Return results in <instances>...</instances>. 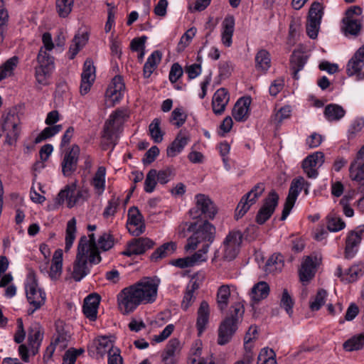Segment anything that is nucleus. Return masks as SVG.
<instances>
[{
    "label": "nucleus",
    "instance_id": "nucleus-1",
    "mask_svg": "<svg viewBox=\"0 0 364 364\" xmlns=\"http://www.w3.org/2000/svg\"><path fill=\"white\" fill-rule=\"evenodd\" d=\"M159 280L144 277L136 284L124 288L118 295L119 307L124 314L132 312L141 304L155 301Z\"/></svg>",
    "mask_w": 364,
    "mask_h": 364
},
{
    "label": "nucleus",
    "instance_id": "nucleus-2",
    "mask_svg": "<svg viewBox=\"0 0 364 364\" xmlns=\"http://www.w3.org/2000/svg\"><path fill=\"white\" fill-rule=\"evenodd\" d=\"M85 242L86 236L81 237L77 247V253L73 264V269L69 268L68 269L75 282H80L87 275L92 264L89 262V254H87V247Z\"/></svg>",
    "mask_w": 364,
    "mask_h": 364
},
{
    "label": "nucleus",
    "instance_id": "nucleus-3",
    "mask_svg": "<svg viewBox=\"0 0 364 364\" xmlns=\"http://www.w3.org/2000/svg\"><path fill=\"white\" fill-rule=\"evenodd\" d=\"M242 242V234L240 230L230 231L223 242V253L215 251L213 261L221 258L224 261H232L237 256Z\"/></svg>",
    "mask_w": 364,
    "mask_h": 364
},
{
    "label": "nucleus",
    "instance_id": "nucleus-4",
    "mask_svg": "<svg viewBox=\"0 0 364 364\" xmlns=\"http://www.w3.org/2000/svg\"><path fill=\"white\" fill-rule=\"evenodd\" d=\"M215 228L209 222L205 221L203 225L193 232V234L187 240V244L185 245L186 251L195 250L199 243H209V245L215 239Z\"/></svg>",
    "mask_w": 364,
    "mask_h": 364
},
{
    "label": "nucleus",
    "instance_id": "nucleus-5",
    "mask_svg": "<svg viewBox=\"0 0 364 364\" xmlns=\"http://www.w3.org/2000/svg\"><path fill=\"white\" fill-rule=\"evenodd\" d=\"M126 117H127V114L125 109H117L105 122L102 136L103 139V149H107L110 145L112 146L115 145L114 136L116 127L120 125Z\"/></svg>",
    "mask_w": 364,
    "mask_h": 364
},
{
    "label": "nucleus",
    "instance_id": "nucleus-6",
    "mask_svg": "<svg viewBox=\"0 0 364 364\" xmlns=\"http://www.w3.org/2000/svg\"><path fill=\"white\" fill-rule=\"evenodd\" d=\"M20 124V117L16 110H11L6 114L1 127L6 134V144L16 145L21 132Z\"/></svg>",
    "mask_w": 364,
    "mask_h": 364
},
{
    "label": "nucleus",
    "instance_id": "nucleus-7",
    "mask_svg": "<svg viewBox=\"0 0 364 364\" xmlns=\"http://www.w3.org/2000/svg\"><path fill=\"white\" fill-rule=\"evenodd\" d=\"M264 191L265 184L260 182L254 186L249 192L244 195L236 208L235 219L238 220L243 217L250 210V207L257 202Z\"/></svg>",
    "mask_w": 364,
    "mask_h": 364
},
{
    "label": "nucleus",
    "instance_id": "nucleus-8",
    "mask_svg": "<svg viewBox=\"0 0 364 364\" xmlns=\"http://www.w3.org/2000/svg\"><path fill=\"white\" fill-rule=\"evenodd\" d=\"M88 191L85 189L76 191V184L67 186L61 190L55 198V203L61 205L67 200V206L72 208L77 203H81L88 198Z\"/></svg>",
    "mask_w": 364,
    "mask_h": 364
},
{
    "label": "nucleus",
    "instance_id": "nucleus-9",
    "mask_svg": "<svg viewBox=\"0 0 364 364\" xmlns=\"http://www.w3.org/2000/svg\"><path fill=\"white\" fill-rule=\"evenodd\" d=\"M26 292L27 300L33 307L28 310V314L30 315L44 305L46 302V293L38 287L35 277L31 279L27 283Z\"/></svg>",
    "mask_w": 364,
    "mask_h": 364
},
{
    "label": "nucleus",
    "instance_id": "nucleus-10",
    "mask_svg": "<svg viewBox=\"0 0 364 364\" xmlns=\"http://www.w3.org/2000/svg\"><path fill=\"white\" fill-rule=\"evenodd\" d=\"M37 60L39 64L36 68V78L38 83L46 85L54 68V58L41 48L39 50Z\"/></svg>",
    "mask_w": 364,
    "mask_h": 364
},
{
    "label": "nucleus",
    "instance_id": "nucleus-11",
    "mask_svg": "<svg viewBox=\"0 0 364 364\" xmlns=\"http://www.w3.org/2000/svg\"><path fill=\"white\" fill-rule=\"evenodd\" d=\"M196 200V207L190 210V215L197 218L204 215L205 218L213 219L217 213V209L210 198L204 194H198Z\"/></svg>",
    "mask_w": 364,
    "mask_h": 364
},
{
    "label": "nucleus",
    "instance_id": "nucleus-12",
    "mask_svg": "<svg viewBox=\"0 0 364 364\" xmlns=\"http://www.w3.org/2000/svg\"><path fill=\"white\" fill-rule=\"evenodd\" d=\"M278 201L279 195L274 190L271 191L256 215V222L258 224L262 225L269 219L278 205Z\"/></svg>",
    "mask_w": 364,
    "mask_h": 364
},
{
    "label": "nucleus",
    "instance_id": "nucleus-13",
    "mask_svg": "<svg viewBox=\"0 0 364 364\" xmlns=\"http://www.w3.org/2000/svg\"><path fill=\"white\" fill-rule=\"evenodd\" d=\"M305 183V180L303 177H299L292 181L284 203V209L282 210L281 216L282 220H284L290 213L296 200L299 191L302 189V186Z\"/></svg>",
    "mask_w": 364,
    "mask_h": 364
},
{
    "label": "nucleus",
    "instance_id": "nucleus-14",
    "mask_svg": "<svg viewBox=\"0 0 364 364\" xmlns=\"http://www.w3.org/2000/svg\"><path fill=\"white\" fill-rule=\"evenodd\" d=\"M80 147L74 144L65 151L62 163V172L65 176H70L77 170Z\"/></svg>",
    "mask_w": 364,
    "mask_h": 364
},
{
    "label": "nucleus",
    "instance_id": "nucleus-15",
    "mask_svg": "<svg viewBox=\"0 0 364 364\" xmlns=\"http://www.w3.org/2000/svg\"><path fill=\"white\" fill-rule=\"evenodd\" d=\"M127 228L129 232L134 236H139L145 230L143 216L135 206L129 209Z\"/></svg>",
    "mask_w": 364,
    "mask_h": 364
},
{
    "label": "nucleus",
    "instance_id": "nucleus-16",
    "mask_svg": "<svg viewBox=\"0 0 364 364\" xmlns=\"http://www.w3.org/2000/svg\"><path fill=\"white\" fill-rule=\"evenodd\" d=\"M321 258L316 255L306 256L299 269V277L302 282H309L315 274L316 268L321 263Z\"/></svg>",
    "mask_w": 364,
    "mask_h": 364
},
{
    "label": "nucleus",
    "instance_id": "nucleus-17",
    "mask_svg": "<svg viewBox=\"0 0 364 364\" xmlns=\"http://www.w3.org/2000/svg\"><path fill=\"white\" fill-rule=\"evenodd\" d=\"M324 162V154L317 151L308 156L302 162V168L309 178H315L318 173L317 168Z\"/></svg>",
    "mask_w": 364,
    "mask_h": 364
},
{
    "label": "nucleus",
    "instance_id": "nucleus-18",
    "mask_svg": "<svg viewBox=\"0 0 364 364\" xmlns=\"http://www.w3.org/2000/svg\"><path fill=\"white\" fill-rule=\"evenodd\" d=\"M81 78L80 91L84 95L90 91L95 80V67L91 59L88 58L85 61Z\"/></svg>",
    "mask_w": 364,
    "mask_h": 364
},
{
    "label": "nucleus",
    "instance_id": "nucleus-19",
    "mask_svg": "<svg viewBox=\"0 0 364 364\" xmlns=\"http://www.w3.org/2000/svg\"><path fill=\"white\" fill-rule=\"evenodd\" d=\"M364 66V46H361L348 61L346 72L348 76L357 75L358 79H363L364 74L361 70Z\"/></svg>",
    "mask_w": 364,
    "mask_h": 364
},
{
    "label": "nucleus",
    "instance_id": "nucleus-20",
    "mask_svg": "<svg viewBox=\"0 0 364 364\" xmlns=\"http://www.w3.org/2000/svg\"><path fill=\"white\" fill-rule=\"evenodd\" d=\"M124 88L122 77L115 76L106 91V97L110 102V106H114L121 100Z\"/></svg>",
    "mask_w": 364,
    "mask_h": 364
},
{
    "label": "nucleus",
    "instance_id": "nucleus-21",
    "mask_svg": "<svg viewBox=\"0 0 364 364\" xmlns=\"http://www.w3.org/2000/svg\"><path fill=\"white\" fill-rule=\"evenodd\" d=\"M238 323L230 319V317H226L220 323L218 328L219 345H225L228 343L233 334L237 329Z\"/></svg>",
    "mask_w": 364,
    "mask_h": 364
},
{
    "label": "nucleus",
    "instance_id": "nucleus-22",
    "mask_svg": "<svg viewBox=\"0 0 364 364\" xmlns=\"http://www.w3.org/2000/svg\"><path fill=\"white\" fill-rule=\"evenodd\" d=\"M154 245V242L147 237L135 239L128 245L127 249L122 254L127 256L141 255L151 249Z\"/></svg>",
    "mask_w": 364,
    "mask_h": 364
},
{
    "label": "nucleus",
    "instance_id": "nucleus-23",
    "mask_svg": "<svg viewBox=\"0 0 364 364\" xmlns=\"http://www.w3.org/2000/svg\"><path fill=\"white\" fill-rule=\"evenodd\" d=\"M350 176L352 180H364V145L356 154V157L350 164L349 168Z\"/></svg>",
    "mask_w": 364,
    "mask_h": 364
},
{
    "label": "nucleus",
    "instance_id": "nucleus-24",
    "mask_svg": "<svg viewBox=\"0 0 364 364\" xmlns=\"http://www.w3.org/2000/svg\"><path fill=\"white\" fill-rule=\"evenodd\" d=\"M230 96L225 88L218 89L213 95L212 100V107L213 112L220 115L222 114L229 102Z\"/></svg>",
    "mask_w": 364,
    "mask_h": 364
},
{
    "label": "nucleus",
    "instance_id": "nucleus-25",
    "mask_svg": "<svg viewBox=\"0 0 364 364\" xmlns=\"http://www.w3.org/2000/svg\"><path fill=\"white\" fill-rule=\"evenodd\" d=\"M100 301V296L97 294H91L85 299L82 311L90 321L97 319Z\"/></svg>",
    "mask_w": 364,
    "mask_h": 364
},
{
    "label": "nucleus",
    "instance_id": "nucleus-26",
    "mask_svg": "<svg viewBox=\"0 0 364 364\" xmlns=\"http://www.w3.org/2000/svg\"><path fill=\"white\" fill-rule=\"evenodd\" d=\"M362 232L351 230L348 233L346 240L345 257L352 258L357 252V247L362 240Z\"/></svg>",
    "mask_w": 364,
    "mask_h": 364
},
{
    "label": "nucleus",
    "instance_id": "nucleus-27",
    "mask_svg": "<svg viewBox=\"0 0 364 364\" xmlns=\"http://www.w3.org/2000/svg\"><path fill=\"white\" fill-rule=\"evenodd\" d=\"M250 103V97H242L235 103L232 114L236 121L243 122L247 119Z\"/></svg>",
    "mask_w": 364,
    "mask_h": 364
},
{
    "label": "nucleus",
    "instance_id": "nucleus-28",
    "mask_svg": "<svg viewBox=\"0 0 364 364\" xmlns=\"http://www.w3.org/2000/svg\"><path fill=\"white\" fill-rule=\"evenodd\" d=\"M189 141L188 135L181 130L175 139L166 149V154L168 157H174L180 153Z\"/></svg>",
    "mask_w": 364,
    "mask_h": 364
},
{
    "label": "nucleus",
    "instance_id": "nucleus-29",
    "mask_svg": "<svg viewBox=\"0 0 364 364\" xmlns=\"http://www.w3.org/2000/svg\"><path fill=\"white\" fill-rule=\"evenodd\" d=\"M63 268V250L58 249L55 251L52 264L50 268L49 277L52 280H57L62 274Z\"/></svg>",
    "mask_w": 364,
    "mask_h": 364
},
{
    "label": "nucleus",
    "instance_id": "nucleus-30",
    "mask_svg": "<svg viewBox=\"0 0 364 364\" xmlns=\"http://www.w3.org/2000/svg\"><path fill=\"white\" fill-rule=\"evenodd\" d=\"M223 31L222 33V41L223 43L227 46L230 47L232 43V37L234 32V26H235V19L232 16H227L223 22Z\"/></svg>",
    "mask_w": 364,
    "mask_h": 364
},
{
    "label": "nucleus",
    "instance_id": "nucleus-31",
    "mask_svg": "<svg viewBox=\"0 0 364 364\" xmlns=\"http://www.w3.org/2000/svg\"><path fill=\"white\" fill-rule=\"evenodd\" d=\"M176 249V244L173 242H169L163 244L158 247L151 255L150 259L152 262H157L159 259L166 257L172 255Z\"/></svg>",
    "mask_w": 364,
    "mask_h": 364
},
{
    "label": "nucleus",
    "instance_id": "nucleus-32",
    "mask_svg": "<svg viewBox=\"0 0 364 364\" xmlns=\"http://www.w3.org/2000/svg\"><path fill=\"white\" fill-rule=\"evenodd\" d=\"M210 309L206 301H203L198 310L197 328L200 334L205 329L209 319Z\"/></svg>",
    "mask_w": 364,
    "mask_h": 364
},
{
    "label": "nucleus",
    "instance_id": "nucleus-33",
    "mask_svg": "<svg viewBox=\"0 0 364 364\" xmlns=\"http://www.w3.org/2000/svg\"><path fill=\"white\" fill-rule=\"evenodd\" d=\"M161 57L162 53L159 50H155L148 58L143 69L144 77L148 78L151 76L156 68L157 65L161 62Z\"/></svg>",
    "mask_w": 364,
    "mask_h": 364
},
{
    "label": "nucleus",
    "instance_id": "nucleus-34",
    "mask_svg": "<svg viewBox=\"0 0 364 364\" xmlns=\"http://www.w3.org/2000/svg\"><path fill=\"white\" fill-rule=\"evenodd\" d=\"M89 239L86 237V246L87 247V254H89V262L90 264H98L101 261V257L97 250V245L95 242V235L93 233L89 235Z\"/></svg>",
    "mask_w": 364,
    "mask_h": 364
},
{
    "label": "nucleus",
    "instance_id": "nucleus-35",
    "mask_svg": "<svg viewBox=\"0 0 364 364\" xmlns=\"http://www.w3.org/2000/svg\"><path fill=\"white\" fill-rule=\"evenodd\" d=\"M181 348V343L178 339H171L164 350L163 360L166 361L171 359L170 364H173L175 363L173 358L180 353Z\"/></svg>",
    "mask_w": 364,
    "mask_h": 364
},
{
    "label": "nucleus",
    "instance_id": "nucleus-36",
    "mask_svg": "<svg viewBox=\"0 0 364 364\" xmlns=\"http://www.w3.org/2000/svg\"><path fill=\"white\" fill-rule=\"evenodd\" d=\"M269 293V287L265 282H259L252 287L250 293L252 300L255 302L259 301L267 297Z\"/></svg>",
    "mask_w": 364,
    "mask_h": 364
},
{
    "label": "nucleus",
    "instance_id": "nucleus-37",
    "mask_svg": "<svg viewBox=\"0 0 364 364\" xmlns=\"http://www.w3.org/2000/svg\"><path fill=\"white\" fill-rule=\"evenodd\" d=\"M87 33H77L69 48V53L70 54V58L73 59L80 49L87 43L88 41Z\"/></svg>",
    "mask_w": 364,
    "mask_h": 364
},
{
    "label": "nucleus",
    "instance_id": "nucleus-38",
    "mask_svg": "<svg viewBox=\"0 0 364 364\" xmlns=\"http://www.w3.org/2000/svg\"><path fill=\"white\" fill-rule=\"evenodd\" d=\"M344 109L336 104L328 105L324 109V115L328 121H338L345 115Z\"/></svg>",
    "mask_w": 364,
    "mask_h": 364
},
{
    "label": "nucleus",
    "instance_id": "nucleus-39",
    "mask_svg": "<svg viewBox=\"0 0 364 364\" xmlns=\"http://www.w3.org/2000/svg\"><path fill=\"white\" fill-rule=\"evenodd\" d=\"M342 22L343 26L342 28L345 35H351L353 36H358L361 31L362 24L358 20L343 18Z\"/></svg>",
    "mask_w": 364,
    "mask_h": 364
},
{
    "label": "nucleus",
    "instance_id": "nucleus-40",
    "mask_svg": "<svg viewBox=\"0 0 364 364\" xmlns=\"http://www.w3.org/2000/svg\"><path fill=\"white\" fill-rule=\"evenodd\" d=\"M105 168L100 166L92 181V184L98 195H101L105 188Z\"/></svg>",
    "mask_w": 364,
    "mask_h": 364
},
{
    "label": "nucleus",
    "instance_id": "nucleus-41",
    "mask_svg": "<svg viewBox=\"0 0 364 364\" xmlns=\"http://www.w3.org/2000/svg\"><path fill=\"white\" fill-rule=\"evenodd\" d=\"M230 289L229 285H222L217 292V304L220 311H223L228 307Z\"/></svg>",
    "mask_w": 364,
    "mask_h": 364
},
{
    "label": "nucleus",
    "instance_id": "nucleus-42",
    "mask_svg": "<svg viewBox=\"0 0 364 364\" xmlns=\"http://www.w3.org/2000/svg\"><path fill=\"white\" fill-rule=\"evenodd\" d=\"M256 68L262 71H267L271 66V59L269 52L262 49L255 56Z\"/></svg>",
    "mask_w": 364,
    "mask_h": 364
},
{
    "label": "nucleus",
    "instance_id": "nucleus-43",
    "mask_svg": "<svg viewBox=\"0 0 364 364\" xmlns=\"http://www.w3.org/2000/svg\"><path fill=\"white\" fill-rule=\"evenodd\" d=\"M306 63V58L300 53L294 52L291 56L290 65L293 70V77L298 79V73L303 69Z\"/></svg>",
    "mask_w": 364,
    "mask_h": 364
},
{
    "label": "nucleus",
    "instance_id": "nucleus-44",
    "mask_svg": "<svg viewBox=\"0 0 364 364\" xmlns=\"http://www.w3.org/2000/svg\"><path fill=\"white\" fill-rule=\"evenodd\" d=\"M160 125V119L155 118L149 126L150 136L155 143L161 142L164 138V132L161 129Z\"/></svg>",
    "mask_w": 364,
    "mask_h": 364
},
{
    "label": "nucleus",
    "instance_id": "nucleus-45",
    "mask_svg": "<svg viewBox=\"0 0 364 364\" xmlns=\"http://www.w3.org/2000/svg\"><path fill=\"white\" fill-rule=\"evenodd\" d=\"M284 266L283 256L280 254L272 255L267 261L265 264V270L269 272H274L281 270Z\"/></svg>",
    "mask_w": 364,
    "mask_h": 364
},
{
    "label": "nucleus",
    "instance_id": "nucleus-46",
    "mask_svg": "<svg viewBox=\"0 0 364 364\" xmlns=\"http://www.w3.org/2000/svg\"><path fill=\"white\" fill-rule=\"evenodd\" d=\"M18 58L13 57L7 60L0 66V81L13 75V71L16 67Z\"/></svg>",
    "mask_w": 364,
    "mask_h": 364
},
{
    "label": "nucleus",
    "instance_id": "nucleus-47",
    "mask_svg": "<svg viewBox=\"0 0 364 364\" xmlns=\"http://www.w3.org/2000/svg\"><path fill=\"white\" fill-rule=\"evenodd\" d=\"M364 346V333L355 336L343 343V348L347 351L358 350Z\"/></svg>",
    "mask_w": 364,
    "mask_h": 364
},
{
    "label": "nucleus",
    "instance_id": "nucleus-48",
    "mask_svg": "<svg viewBox=\"0 0 364 364\" xmlns=\"http://www.w3.org/2000/svg\"><path fill=\"white\" fill-rule=\"evenodd\" d=\"M76 220L73 218L68 222L65 236V251H68L75 238Z\"/></svg>",
    "mask_w": 364,
    "mask_h": 364
},
{
    "label": "nucleus",
    "instance_id": "nucleus-49",
    "mask_svg": "<svg viewBox=\"0 0 364 364\" xmlns=\"http://www.w3.org/2000/svg\"><path fill=\"white\" fill-rule=\"evenodd\" d=\"M257 364H277L274 351L271 348H263L258 355Z\"/></svg>",
    "mask_w": 364,
    "mask_h": 364
},
{
    "label": "nucleus",
    "instance_id": "nucleus-50",
    "mask_svg": "<svg viewBox=\"0 0 364 364\" xmlns=\"http://www.w3.org/2000/svg\"><path fill=\"white\" fill-rule=\"evenodd\" d=\"M74 0H56V10L62 18L67 17L71 12Z\"/></svg>",
    "mask_w": 364,
    "mask_h": 364
},
{
    "label": "nucleus",
    "instance_id": "nucleus-51",
    "mask_svg": "<svg viewBox=\"0 0 364 364\" xmlns=\"http://www.w3.org/2000/svg\"><path fill=\"white\" fill-rule=\"evenodd\" d=\"M62 129L63 126L61 124L46 127L35 139V143H40L41 141L54 136L60 132Z\"/></svg>",
    "mask_w": 364,
    "mask_h": 364
},
{
    "label": "nucleus",
    "instance_id": "nucleus-52",
    "mask_svg": "<svg viewBox=\"0 0 364 364\" xmlns=\"http://www.w3.org/2000/svg\"><path fill=\"white\" fill-rule=\"evenodd\" d=\"M323 7L319 2H314L309 11L308 20L321 22L323 14Z\"/></svg>",
    "mask_w": 364,
    "mask_h": 364
},
{
    "label": "nucleus",
    "instance_id": "nucleus-53",
    "mask_svg": "<svg viewBox=\"0 0 364 364\" xmlns=\"http://www.w3.org/2000/svg\"><path fill=\"white\" fill-rule=\"evenodd\" d=\"M327 220V228L331 232H338L343 230L346 224L343 220L336 216L328 215Z\"/></svg>",
    "mask_w": 364,
    "mask_h": 364
},
{
    "label": "nucleus",
    "instance_id": "nucleus-54",
    "mask_svg": "<svg viewBox=\"0 0 364 364\" xmlns=\"http://www.w3.org/2000/svg\"><path fill=\"white\" fill-rule=\"evenodd\" d=\"M198 343L191 350V354L188 358V364H206L203 358H200L202 349Z\"/></svg>",
    "mask_w": 364,
    "mask_h": 364
},
{
    "label": "nucleus",
    "instance_id": "nucleus-55",
    "mask_svg": "<svg viewBox=\"0 0 364 364\" xmlns=\"http://www.w3.org/2000/svg\"><path fill=\"white\" fill-rule=\"evenodd\" d=\"M157 174L156 169H151L146 174L144 181V191L146 193H152L157 183Z\"/></svg>",
    "mask_w": 364,
    "mask_h": 364
},
{
    "label": "nucleus",
    "instance_id": "nucleus-56",
    "mask_svg": "<svg viewBox=\"0 0 364 364\" xmlns=\"http://www.w3.org/2000/svg\"><path fill=\"white\" fill-rule=\"evenodd\" d=\"M294 300L289 295L287 289H284L280 300V306L285 309L286 312L291 316L293 313L292 308L294 306Z\"/></svg>",
    "mask_w": 364,
    "mask_h": 364
},
{
    "label": "nucleus",
    "instance_id": "nucleus-57",
    "mask_svg": "<svg viewBox=\"0 0 364 364\" xmlns=\"http://www.w3.org/2000/svg\"><path fill=\"white\" fill-rule=\"evenodd\" d=\"M114 245V239L112 235L108 232H104L100 236L97 240V249L100 248L103 251L111 249Z\"/></svg>",
    "mask_w": 364,
    "mask_h": 364
},
{
    "label": "nucleus",
    "instance_id": "nucleus-58",
    "mask_svg": "<svg viewBox=\"0 0 364 364\" xmlns=\"http://www.w3.org/2000/svg\"><path fill=\"white\" fill-rule=\"evenodd\" d=\"M244 312L245 309L243 305L237 302L231 306L230 315L228 317H230L231 320L239 323L242 321Z\"/></svg>",
    "mask_w": 364,
    "mask_h": 364
},
{
    "label": "nucleus",
    "instance_id": "nucleus-59",
    "mask_svg": "<svg viewBox=\"0 0 364 364\" xmlns=\"http://www.w3.org/2000/svg\"><path fill=\"white\" fill-rule=\"evenodd\" d=\"M327 292L323 289H318L314 300L310 304V309L312 311H318L325 303Z\"/></svg>",
    "mask_w": 364,
    "mask_h": 364
},
{
    "label": "nucleus",
    "instance_id": "nucleus-60",
    "mask_svg": "<svg viewBox=\"0 0 364 364\" xmlns=\"http://www.w3.org/2000/svg\"><path fill=\"white\" fill-rule=\"evenodd\" d=\"M97 353L103 355L107 350H109V353H110V350L112 348L113 345L111 341L107 336H100L97 340Z\"/></svg>",
    "mask_w": 364,
    "mask_h": 364
},
{
    "label": "nucleus",
    "instance_id": "nucleus-61",
    "mask_svg": "<svg viewBox=\"0 0 364 364\" xmlns=\"http://www.w3.org/2000/svg\"><path fill=\"white\" fill-rule=\"evenodd\" d=\"M43 338V333L40 327H35L31 329L28 334L29 345L41 346Z\"/></svg>",
    "mask_w": 364,
    "mask_h": 364
},
{
    "label": "nucleus",
    "instance_id": "nucleus-62",
    "mask_svg": "<svg viewBox=\"0 0 364 364\" xmlns=\"http://www.w3.org/2000/svg\"><path fill=\"white\" fill-rule=\"evenodd\" d=\"M208 250L209 243L203 244L200 250L190 257L193 266L200 262H204L207 259L206 254L208 252Z\"/></svg>",
    "mask_w": 364,
    "mask_h": 364
},
{
    "label": "nucleus",
    "instance_id": "nucleus-63",
    "mask_svg": "<svg viewBox=\"0 0 364 364\" xmlns=\"http://www.w3.org/2000/svg\"><path fill=\"white\" fill-rule=\"evenodd\" d=\"M186 119V115L183 112L181 108H176L171 113V122H173V124L177 127H180L182 126Z\"/></svg>",
    "mask_w": 364,
    "mask_h": 364
},
{
    "label": "nucleus",
    "instance_id": "nucleus-64",
    "mask_svg": "<svg viewBox=\"0 0 364 364\" xmlns=\"http://www.w3.org/2000/svg\"><path fill=\"white\" fill-rule=\"evenodd\" d=\"M364 127V120L362 119H357L354 120L349 127L348 131V139H353L355 135L361 132Z\"/></svg>",
    "mask_w": 364,
    "mask_h": 364
}]
</instances>
